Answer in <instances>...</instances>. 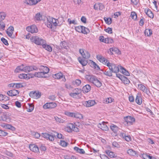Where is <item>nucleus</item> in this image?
<instances>
[{"instance_id": "obj_1", "label": "nucleus", "mask_w": 159, "mask_h": 159, "mask_svg": "<svg viewBox=\"0 0 159 159\" xmlns=\"http://www.w3.org/2000/svg\"><path fill=\"white\" fill-rule=\"evenodd\" d=\"M64 22V18L62 17H59L57 19L49 17L47 18L45 25L48 27L52 29L53 26H60Z\"/></svg>"}, {"instance_id": "obj_2", "label": "nucleus", "mask_w": 159, "mask_h": 159, "mask_svg": "<svg viewBox=\"0 0 159 159\" xmlns=\"http://www.w3.org/2000/svg\"><path fill=\"white\" fill-rule=\"evenodd\" d=\"M85 78L87 80L92 83L98 88L101 87L102 85V82L98 79L95 76L93 75H87L85 76Z\"/></svg>"}, {"instance_id": "obj_3", "label": "nucleus", "mask_w": 159, "mask_h": 159, "mask_svg": "<svg viewBox=\"0 0 159 159\" xmlns=\"http://www.w3.org/2000/svg\"><path fill=\"white\" fill-rule=\"evenodd\" d=\"M30 40L32 42L37 45L42 46L44 43H45L46 41L45 40L38 36L32 37L30 38Z\"/></svg>"}, {"instance_id": "obj_4", "label": "nucleus", "mask_w": 159, "mask_h": 159, "mask_svg": "<svg viewBox=\"0 0 159 159\" xmlns=\"http://www.w3.org/2000/svg\"><path fill=\"white\" fill-rule=\"evenodd\" d=\"M65 130L68 132L70 133L72 131L77 132L79 131L78 128L76 127L73 123L69 124L65 128Z\"/></svg>"}, {"instance_id": "obj_5", "label": "nucleus", "mask_w": 159, "mask_h": 159, "mask_svg": "<svg viewBox=\"0 0 159 159\" xmlns=\"http://www.w3.org/2000/svg\"><path fill=\"white\" fill-rule=\"evenodd\" d=\"M75 30L77 32L86 34L89 33L90 30L87 28L82 26H79L75 27Z\"/></svg>"}, {"instance_id": "obj_6", "label": "nucleus", "mask_w": 159, "mask_h": 159, "mask_svg": "<svg viewBox=\"0 0 159 159\" xmlns=\"http://www.w3.org/2000/svg\"><path fill=\"white\" fill-rule=\"evenodd\" d=\"M107 66L112 72L117 73L119 71L118 66L115 64L109 63V64H107Z\"/></svg>"}, {"instance_id": "obj_7", "label": "nucleus", "mask_w": 159, "mask_h": 159, "mask_svg": "<svg viewBox=\"0 0 159 159\" xmlns=\"http://www.w3.org/2000/svg\"><path fill=\"white\" fill-rule=\"evenodd\" d=\"M81 91L80 89L75 88L73 90L72 92L70 93L69 95L74 98H77L79 94L81 93Z\"/></svg>"}, {"instance_id": "obj_8", "label": "nucleus", "mask_w": 159, "mask_h": 159, "mask_svg": "<svg viewBox=\"0 0 159 159\" xmlns=\"http://www.w3.org/2000/svg\"><path fill=\"white\" fill-rule=\"evenodd\" d=\"M43 137L47 139H48L50 141H53L54 140V137H55L54 133H51L48 134L47 133H42Z\"/></svg>"}, {"instance_id": "obj_9", "label": "nucleus", "mask_w": 159, "mask_h": 159, "mask_svg": "<svg viewBox=\"0 0 159 159\" xmlns=\"http://www.w3.org/2000/svg\"><path fill=\"white\" fill-rule=\"evenodd\" d=\"M57 106V104L55 102H47L43 105V107L45 109H51L55 108Z\"/></svg>"}, {"instance_id": "obj_10", "label": "nucleus", "mask_w": 159, "mask_h": 159, "mask_svg": "<svg viewBox=\"0 0 159 159\" xmlns=\"http://www.w3.org/2000/svg\"><path fill=\"white\" fill-rule=\"evenodd\" d=\"M52 77L55 79L61 80V81L65 82L66 80L65 75L61 72H59L52 75Z\"/></svg>"}, {"instance_id": "obj_11", "label": "nucleus", "mask_w": 159, "mask_h": 159, "mask_svg": "<svg viewBox=\"0 0 159 159\" xmlns=\"http://www.w3.org/2000/svg\"><path fill=\"white\" fill-rule=\"evenodd\" d=\"M96 57L99 61L106 66H107V63L108 64H109V61L101 55H97Z\"/></svg>"}, {"instance_id": "obj_12", "label": "nucleus", "mask_w": 159, "mask_h": 159, "mask_svg": "<svg viewBox=\"0 0 159 159\" xmlns=\"http://www.w3.org/2000/svg\"><path fill=\"white\" fill-rule=\"evenodd\" d=\"M124 119L127 122V124L129 125H132L133 122H134L135 120L134 118L131 116H127L125 117Z\"/></svg>"}, {"instance_id": "obj_13", "label": "nucleus", "mask_w": 159, "mask_h": 159, "mask_svg": "<svg viewBox=\"0 0 159 159\" xmlns=\"http://www.w3.org/2000/svg\"><path fill=\"white\" fill-rule=\"evenodd\" d=\"M79 52L83 58L85 59H88L90 57V54L87 51H84L83 49H80Z\"/></svg>"}, {"instance_id": "obj_14", "label": "nucleus", "mask_w": 159, "mask_h": 159, "mask_svg": "<svg viewBox=\"0 0 159 159\" xmlns=\"http://www.w3.org/2000/svg\"><path fill=\"white\" fill-rule=\"evenodd\" d=\"M38 68L35 66H27L24 67V71L25 72H29L33 70H37Z\"/></svg>"}, {"instance_id": "obj_15", "label": "nucleus", "mask_w": 159, "mask_h": 159, "mask_svg": "<svg viewBox=\"0 0 159 159\" xmlns=\"http://www.w3.org/2000/svg\"><path fill=\"white\" fill-rule=\"evenodd\" d=\"M29 95L32 98L38 99L40 97L41 93L39 91L31 92L30 93Z\"/></svg>"}, {"instance_id": "obj_16", "label": "nucleus", "mask_w": 159, "mask_h": 159, "mask_svg": "<svg viewBox=\"0 0 159 159\" xmlns=\"http://www.w3.org/2000/svg\"><path fill=\"white\" fill-rule=\"evenodd\" d=\"M26 30L31 33H37L38 30L36 26L35 25H32L30 26H28L26 28Z\"/></svg>"}, {"instance_id": "obj_17", "label": "nucleus", "mask_w": 159, "mask_h": 159, "mask_svg": "<svg viewBox=\"0 0 159 159\" xmlns=\"http://www.w3.org/2000/svg\"><path fill=\"white\" fill-rule=\"evenodd\" d=\"M106 123L102 122V123H99L98 125V127L103 131H107L108 130V128L107 125L106 124ZM107 124V123H106Z\"/></svg>"}, {"instance_id": "obj_18", "label": "nucleus", "mask_w": 159, "mask_h": 159, "mask_svg": "<svg viewBox=\"0 0 159 159\" xmlns=\"http://www.w3.org/2000/svg\"><path fill=\"white\" fill-rule=\"evenodd\" d=\"M96 104V102L94 100H89L85 101L84 105L87 107H89L94 106Z\"/></svg>"}, {"instance_id": "obj_19", "label": "nucleus", "mask_w": 159, "mask_h": 159, "mask_svg": "<svg viewBox=\"0 0 159 159\" xmlns=\"http://www.w3.org/2000/svg\"><path fill=\"white\" fill-rule=\"evenodd\" d=\"M39 69L45 75L48 73L49 71V69L46 66H40Z\"/></svg>"}, {"instance_id": "obj_20", "label": "nucleus", "mask_w": 159, "mask_h": 159, "mask_svg": "<svg viewBox=\"0 0 159 159\" xmlns=\"http://www.w3.org/2000/svg\"><path fill=\"white\" fill-rule=\"evenodd\" d=\"M93 7L95 10H102L104 8V6L101 3H96L94 4Z\"/></svg>"}, {"instance_id": "obj_21", "label": "nucleus", "mask_w": 159, "mask_h": 159, "mask_svg": "<svg viewBox=\"0 0 159 159\" xmlns=\"http://www.w3.org/2000/svg\"><path fill=\"white\" fill-rule=\"evenodd\" d=\"M19 93L18 90L13 89L7 92V94L10 96H16Z\"/></svg>"}, {"instance_id": "obj_22", "label": "nucleus", "mask_w": 159, "mask_h": 159, "mask_svg": "<svg viewBox=\"0 0 159 159\" xmlns=\"http://www.w3.org/2000/svg\"><path fill=\"white\" fill-rule=\"evenodd\" d=\"M135 101L139 105H140L142 104V99L141 94L138 93L137 94L135 99Z\"/></svg>"}, {"instance_id": "obj_23", "label": "nucleus", "mask_w": 159, "mask_h": 159, "mask_svg": "<svg viewBox=\"0 0 159 159\" xmlns=\"http://www.w3.org/2000/svg\"><path fill=\"white\" fill-rule=\"evenodd\" d=\"M14 31V28L12 26H10L9 27L8 29H7L6 31V33L8 35V36L10 37H11L12 36V34L13 33V31Z\"/></svg>"}, {"instance_id": "obj_24", "label": "nucleus", "mask_w": 159, "mask_h": 159, "mask_svg": "<svg viewBox=\"0 0 159 159\" xmlns=\"http://www.w3.org/2000/svg\"><path fill=\"white\" fill-rule=\"evenodd\" d=\"M120 135L123 138L125 139V140L129 142L131 141V138L130 136L129 135H127L124 132L121 133L120 134Z\"/></svg>"}, {"instance_id": "obj_25", "label": "nucleus", "mask_w": 159, "mask_h": 159, "mask_svg": "<svg viewBox=\"0 0 159 159\" xmlns=\"http://www.w3.org/2000/svg\"><path fill=\"white\" fill-rule=\"evenodd\" d=\"M41 0H27L26 3L30 5H34L37 4Z\"/></svg>"}, {"instance_id": "obj_26", "label": "nucleus", "mask_w": 159, "mask_h": 159, "mask_svg": "<svg viewBox=\"0 0 159 159\" xmlns=\"http://www.w3.org/2000/svg\"><path fill=\"white\" fill-rule=\"evenodd\" d=\"M29 148L30 150L33 152H39V148L35 145L30 144L29 146Z\"/></svg>"}, {"instance_id": "obj_27", "label": "nucleus", "mask_w": 159, "mask_h": 159, "mask_svg": "<svg viewBox=\"0 0 159 159\" xmlns=\"http://www.w3.org/2000/svg\"><path fill=\"white\" fill-rule=\"evenodd\" d=\"M91 89V87L89 84H86L82 88V91L84 93H87L89 92Z\"/></svg>"}, {"instance_id": "obj_28", "label": "nucleus", "mask_w": 159, "mask_h": 159, "mask_svg": "<svg viewBox=\"0 0 159 159\" xmlns=\"http://www.w3.org/2000/svg\"><path fill=\"white\" fill-rule=\"evenodd\" d=\"M42 46L43 48L47 51L49 52H51L52 51V49L51 46L50 45L47 44L46 41H45V43H44Z\"/></svg>"}, {"instance_id": "obj_29", "label": "nucleus", "mask_w": 159, "mask_h": 159, "mask_svg": "<svg viewBox=\"0 0 159 159\" xmlns=\"http://www.w3.org/2000/svg\"><path fill=\"white\" fill-rule=\"evenodd\" d=\"M138 87L140 90L142 91L143 92L147 93L148 92V89L143 84H139L138 85Z\"/></svg>"}, {"instance_id": "obj_30", "label": "nucleus", "mask_w": 159, "mask_h": 159, "mask_svg": "<svg viewBox=\"0 0 159 159\" xmlns=\"http://www.w3.org/2000/svg\"><path fill=\"white\" fill-rule=\"evenodd\" d=\"M27 105L28 106L26 107L27 111L29 112H32L34 108V105L31 103H28Z\"/></svg>"}, {"instance_id": "obj_31", "label": "nucleus", "mask_w": 159, "mask_h": 159, "mask_svg": "<svg viewBox=\"0 0 159 159\" xmlns=\"http://www.w3.org/2000/svg\"><path fill=\"white\" fill-rule=\"evenodd\" d=\"M23 64L17 66L15 70V72L16 73H19L21 71H24V66Z\"/></svg>"}, {"instance_id": "obj_32", "label": "nucleus", "mask_w": 159, "mask_h": 159, "mask_svg": "<svg viewBox=\"0 0 159 159\" xmlns=\"http://www.w3.org/2000/svg\"><path fill=\"white\" fill-rule=\"evenodd\" d=\"M79 62L83 66H85L87 64V61L84 59H82L81 57H79L78 58Z\"/></svg>"}, {"instance_id": "obj_33", "label": "nucleus", "mask_w": 159, "mask_h": 159, "mask_svg": "<svg viewBox=\"0 0 159 159\" xmlns=\"http://www.w3.org/2000/svg\"><path fill=\"white\" fill-rule=\"evenodd\" d=\"M45 74L43 73L40 71V72H35L34 74V75L36 77L41 78V77H45Z\"/></svg>"}, {"instance_id": "obj_34", "label": "nucleus", "mask_w": 159, "mask_h": 159, "mask_svg": "<svg viewBox=\"0 0 159 159\" xmlns=\"http://www.w3.org/2000/svg\"><path fill=\"white\" fill-rule=\"evenodd\" d=\"M105 152L111 158H114L116 157V156L113 152H111L108 150H106Z\"/></svg>"}, {"instance_id": "obj_35", "label": "nucleus", "mask_w": 159, "mask_h": 159, "mask_svg": "<svg viewBox=\"0 0 159 159\" xmlns=\"http://www.w3.org/2000/svg\"><path fill=\"white\" fill-rule=\"evenodd\" d=\"M74 150L78 153L82 154H84L85 153V151L83 149H80L77 147H75L74 148Z\"/></svg>"}, {"instance_id": "obj_36", "label": "nucleus", "mask_w": 159, "mask_h": 159, "mask_svg": "<svg viewBox=\"0 0 159 159\" xmlns=\"http://www.w3.org/2000/svg\"><path fill=\"white\" fill-rule=\"evenodd\" d=\"M12 84H13V86H12V87L14 88L18 89L24 87L22 84L21 83Z\"/></svg>"}, {"instance_id": "obj_37", "label": "nucleus", "mask_w": 159, "mask_h": 159, "mask_svg": "<svg viewBox=\"0 0 159 159\" xmlns=\"http://www.w3.org/2000/svg\"><path fill=\"white\" fill-rule=\"evenodd\" d=\"M110 128L111 130L115 133L117 132L119 129L118 127L114 125H111Z\"/></svg>"}, {"instance_id": "obj_38", "label": "nucleus", "mask_w": 159, "mask_h": 159, "mask_svg": "<svg viewBox=\"0 0 159 159\" xmlns=\"http://www.w3.org/2000/svg\"><path fill=\"white\" fill-rule=\"evenodd\" d=\"M145 34L148 36H150L152 34V31L151 29H146L145 30Z\"/></svg>"}, {"instance_id": "obj_39", "label": "nucleus", "mask_w": 159, "mask_h": 159, "mask_svg": "<svg viewBox=\"0 0 159 159\" xmlns=\"http://www.w3.org/2000/svg\"><path fill=\"white\" fill-rule=\"evenodd\" d=\"M146 14L151 18H153L154 17L152 11L150 9H148L147 12L145 11Z\"/></svg>"}, {"instance_id": "obj_40", "label": "nucleus", "mask_w": 159, "mask_h": 159, "mask_svg": "<svg viewBox=\"0 0 159 159\" xmlns=\"http://www.w3.org/2000/svg\"><path fill=\"white\" fill-rule=\"evenodd\" d=\"M55 119L57 122L61 123H63L65 122L66 120L64 119H62L61 118H59L57 116L55 117Z\"/></svg>"}, {"instance_id": "obj_41", "label": "nucleus", "mask_w": 159, "mask_h": 159, "mask_svg": "<svg viewBox=\"0 0 159 159\" xmlns=\"http://www.w3.org/2000/svg\"><path fill=\"white\" fill-rule=\"evenodd\" d=\"M34 19L36 20H40L42 19V16L39 13H38L35 15Z\"/></svg>"}, {"instance_id": "obj_42", "label": "nucleus", "mask_w": 159, "mask_h": 159, "mask_svg": "<svg viewBox=\"0 0 159 159\" xmlns=\"http://www.w3.org/2000/svg\"><path fill=\"white\" fill-rule=\"evenodd\" d=\"M113 42V39L111 38H107L105 39V43H111Z\"/></svg>"}, {"instance_id": "obj_43", "label": "nucleus", "mask_w": 159, "mask_h": 159, "mask_svg": "<svg viewBox=\"0 0 159 159\" xmlns=\"http://www.w3.org/2000/svg\"><path fill=\"white\" fill-rule=\"evenodd\" d=\"M130 16L134 20L137 19V15L136 13L134 11H132L131 12Z\"/></svg>"}, {"instance_id": "obj_44", "label": "nucleus", "mask_w": 159, "mask_h": 159, "mask_svg": "<svg viewBox=\"0 0 159 159\" xmlns=\"http://www.w3.org/2000/svg\"><path fill=\"white\" fill-rule=\"evenodd\" d=\"M127 152L129 155L133 156H134L136 154L135 151L131 149L128 150Z\"/></svg>"}, {"instance_id": "obj_45", "label": "nucleus", "mask_w": 159, "mask_h": 159, "mask_svg": "<svg viewBox=\"0 0 159 159\" xmlns=\"http://www.w3.org/2000/svg\"><path fill=\"white\" fill-rule=\"evenodd\" d=\"M6 16V14L4 12H0V21H2L4 19Z\"/></svg>"}, {"instance_id": "obj_46", "label": "nucleus", "mask_w": 159, "mask_h": 159, "mask_svg": "<svg viewBox=\"0 0 159 159\" xmlns=\"http://www.w3.org/2000/svg\"><path fill=\"white\" fill-rule=\"evenodd\" d=\"M104 20L106 23L108 25H110L112 23V19L110 18L104 17Z\"/></svg>"}, {"instance_id": "obj_47", "label": "nucleus", "mask_w": 159, "mask_h": 159, "mask_svg": "<svg viewBox=\"0 0 159 159\" xmlns=\"http://www.w3.org/2000/svg\"><path fill=\"white\" fill-rule=\"evenodd\" d=\"M65 114L69 117H74L75 113L67 111H66L65 112Z\"/></svg>"}, {"instance_id": "obj_48", "label": "nucleus", "mask_w": 159, "mask_h": 159, "mask_svg": "<svg viewBox=\"0 0 159 159\" xmlns=\"http://www.w3.org/2000/svg\"><path fill=\"white\" fill-rule=\"evenodd\" d=\"M120 68L122 70V72L126 76H129V73L125 69L121 66H120Z\"/></svg>"}, {"instance_id": "obj_49", "label": "nucleus", "mask_w": 159, "mask_h": 159, "mask_svg": "<svg viewBox=\"0 0 159 159\" xmlns=\"http://www.w3.org/2000/svg\"><path fill=\"white\" fill-rule=\"evenodd\" d=\"M68 144V143L66 142L64 140H60V145L63 147H66Z\"/></svg>"}, {"instance_id": "obj_50", "label": "nucleus", "mask_w": 159, "mask_h": 159, "mask_svg": "<svg viewBox=\"0 0 159 159\" xmlns=\"http://www.w3.org/2000/svg\"><path fill=\"white\" fill-rule=\"evenodd\" d=\"M112 72L111 70H106L104 73V74L106 75L107 76H112Z\"/></svg>"}, {"instance_id": "obj_51", "label": "nucleus", "mask_w": 159, "mask_h": 159, "mask_svg": "<svg viewBox=\"0 0 159 159\" xmlns=\"http://www.w3.org/2000/svg\"><path fill=\"white\" fill-rule=\"evenodd\" d=\"M60 46L62 49L66 48L67 46V43L65 41H62L61 43Z\"/></svg>"}, {"instance_id": "obj_52", "label": "nucleus", "mask_w": 159, "mask_h": 159, "mask_svg": "<svg viewBox=\"0 0 159 159\" xmlns=\"http://www.w3.org/2000/svg\"><path fill=\"white\" fill-rule=\"evenodd\" d=\"M75 115L74 118L79 119H82L83 117L82 115L78 112L75 113Z\"/></svg>"}, {"instance_id": "obj_53", "label": "nucleus", "mask_w": 159, "mask_h": 159, "mask_svg": "<svg viewBox=\"0 0 159 159\" xmlns=\"http://www.w3.org/2000/svg\"><path fill=\"white\" fill-rule=\"evenodd\" d=\"M122 80H123L124 83L125 84H129L130 83L129 80L125 76H124V78H123V79Z\"/></svg>"}, {"instance_id": "obj_54", "label": "nucleus", "mask_w": 159, "mask_h": 159, "mask_svg": "<svg viewBox=\"0 0 159 159\" xmlns=\"http://www.w3.org/2000/svg\"><path fill=\"white\" fill-rule=\"evenodd\" d=\"M4 127H6L7 129H11L13 131H14L15 129V128L14 127L10 125L7 124L4 126Z\"/></svg>"}, {"instance_id": "obj_55", "label": "nucleus", "mask_w": 159, "mask_h": 159, "mask_svg": "<svg viewBox=\"0 0 159 159\" xmlns=\"http://www.w3.org/2000/svg\"><path fill=\"white\" fill-rule=\"evenodd\" d=\"M54 134L55 136V137L56 136H57V138L58 139H64L63 137V135L61 134H59L57 132H54Z\"/></svg>"}, {"instance_id": "obj_56", "label": "nucleus", "mask_w": 159, "mask_h": 159, "mask_svg": "<svg viewBox=\"0 0 159 159\" xmlns=\"http://www.w3.org/2000/svg\"><path fill=\"white\" fill-rule=\"evenodd\" d=\"M91 65H92L93 67H94L95 69L97 70H99L100 69V68L99 66L97 65L96 63L92 61Z\"/></svg>"}, {"instance_id": "obj_57", "label": "nucleus", "mask_w": 159, "mask_h": 159, "mask_svg": "<svg viewBox=\"0 0 159 159\" xmlns=\"http://www.w3.org/2000/svg\"><path fill=\"white\" fill-rule=\"evenodd\" d=\"M19 77L21 79H26L27 78V74H20L19 75Z\"/></svg>"}, {"instance_id": "obj_58", "label": "nucleus", "mask_w": 159, "mask_h": 159, "mask_svg": "<svg viewBox=\"0 0 159 159\" xmlns=\"http://www.w3.org/2000/svg\"><path fill=\"white\" fill-rule=\"evenodd\" d=\"M8 134V133L2 130H0V136H5Z\"/></svg>"}, {"instance_id": "obj_59", "label": "nucleus", "mask_w": 159, "mask_h": 159, "mask_svg": "<svg viewBox=\"0 0 159 159\" xmlns=\"http://www.w3.org/2000/svg\"><path fill=\"white\" fill-rule=\"evenodd\" d=\"M39 148L41 151H45L46 149V147L42 144H39Z\"/></svg>"}, {"instance_id": "obj_60", "label": "nucleus", "mask_w": 159, "mask_h": 159, "mask_svg": "<svg viewBox=\"0 0 159 159\" xmlns=\"http://www.w3.org/2000/svg\"><path fill=\"white\" fill-rule=\"evenodd\" d=\"M5 24L3 22H1V21H0V30L2 29L4 30L5 29Z\"/></svg>"}, {"instance_id": "obj_61", "label": "nucleus", "mask_w": 159, "mask_h": 159, "mask_svg": "<svg viewBox=\"0 0 159 159\" xmlns=\"http://www.w3.org/2000/svg\"><path fill=\"white\" fill-rule=\"evenodd\" d=\"M1 40L2 42L6 45H8V43L7 40L4 38H2L1 39Z\"/></svg>"}, {"instance_id": "obj_62", "label": "nucleus", "mask_w": 159, "mask_h": 159, "mask_svg": "<svg viewBox=\"0 0 159 159\" xmlns=\"http://www.w3.org/2000/svg\"><path fill=\"white\" fill-rule=\"evenodd\" d=\"M81 83V81L80 80L76 79L75 81V84L77 86H79Z\"/></svg>"}, {"instance_id": "obj_63", "label": "nucleus", "mask_w": 159, "mask_h": 159, "mask_svg": "<svg viewBox=\"0 0 159 159\" xmlns=\"http://www.w3.org/2000/svg\"><path fill=\"white\" fill-rule=\"evenodd\" d=\"M105 31L108 33L111 34L112 33V28L108 27L107 29H105Z\"/></svg>"}, {"instance_id": "obj_64", "label": "nucleus", "mask_w": 159, "mask_h": 159, "mask_svg": "<svg viewBox=\"0 0 159 159\" xmlns=\"http://www.w3.org/2000/svg\"><path fill=\"white\" fill-rule=\"evenodd\" d=\"M112 146L114 147L119 148L120 145L116 141H114L112 143Z\"/></svg>"}]
</instances>
